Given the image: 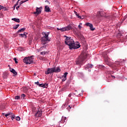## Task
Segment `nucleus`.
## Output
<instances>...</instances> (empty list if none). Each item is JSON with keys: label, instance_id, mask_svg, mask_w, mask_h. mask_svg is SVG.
Instances as JSON below:
<instances>
[{"label": "nucleus", "instance_id": "nucleus-1", "mask_svg": "<svg viewBox=\"0 0 127 127\" xmlns=\"http://www.w3.org/2000/svg\"><path fill=\"white\" fill-rule=\"evenodd\" d=\"M87 56L86 53L81 54L76 61V64L77 65H83V64L86 62Z\"/></svg>", "mask_w": 127, "mask_h": 127}, {"label": "nucleus", "instance_id": "nucleus-2", "mask_svg": "<svg viewBox=\"0 0 127 127\" xmlns=\"http://www.w3.org/2000/svg\"><path fill=\"white\" fill-rule=\"evenodd\" d=\"M64 37H66L65 40V43L69 46L70 49L74 44V40L71 39V37H66V36H64Z\"/></svg>", "mask_w": 127, "mask_h": 127}, {"label": "nucleus", "instance_id": "nucleus-3", "mask_svg": "<svg viewBox=\"0 0 127 127\" xmlns=\"http://www.w3.org/2000/svg\"><path fill=\"white\" fill-rule=\"evenodd\" d=\"M23 62L25 63V64H31V63H33V56L28 57H25L23 60Z\"/></svg>", "mask_w": 127, "mask_h": 127}, {"label": "nucleus", "instance_id": "nucleus-4", "mask_svg": "<svg viewBox=\"0 0 127 127\" xmlns=\"http://www.w3.org/2000/svg\"><path fill=\"white\" fill-rule=\"evenodd\" d=\"M57 30H60L62 32H64V31H69V30H71V29H72V26L69 25L62 28H57Z\"/></svg>", "mask_w": 127, "mask_h": 127}, {"label": "nucleus", "instance_id": "nucleus-5", "mask_svg": "<svg viewBox=\"0 0 127 127\" xmlns=\"http://www.w3.org/2000/svg\"><path fill=\"white\" fill-rule=\"evenodd\" d=\"M103 56L104 58V61H105L106 64L109 66H111V60L110 59V58H109V57H108V55L106 54H103Z\"/></svg>", "mask_w": 127, "mask_h": 127}, {"label": "nucleus", "instance_id": "nucleus-6", "mask_svg": "<svg viewBox=\"0 0 127 127\" xmlns=\"http://www.w3.org/2000/svg\"><path fill=\"white\" fill-rule=\"evenodd\" d=\"M81 47V45H80V43L78 42L75 43L73 42V44L70 47V49H78V48H80Z\"/></svg>", "mask_w": 127, "mask_h": 127}, {"label": "nucleus", "instance_id": "nucleus-7", "mask_svg": "<svg viewBox=\"0 0 127 127\" xmlns=\"http://www.w3.org/2000/svg\"><path fill=\"white\" fill-rule=\"evenodd\" d=\"M44 36L42 38V42H46V41H50V40L49 39L48 35H49V33H44Z\"/></svg>", "mask_w": 127, "mask_h": 127}, {"label": "nucleus", "instance_id": "nucleus-8", "mask_svg": "<svg viewBox=\"0 0 127 127\" xmlns=\"http://www.w3.org/2000/svg\"><path fill=\"white\" fill-rule=\"evenodd\" d=\"M52 73H54V68L53 67L52 68H49L47 70V71H45L46 75H49V74H52Z\"/></svg>", "mask_w": 127, "mask_h": 127}, {"label": "nucleus", "instance_id": "nucleus-9", "mask_svg": "<svg viewBox=\"0 0 127 127\" xmlns=\"http://www.w3.org/2000/svg\"><path fill=\"white\" fill-rule=\"evenodd\" d=\"M39 82H35V84H37L39 87H42V88H47L48 87V84L47 83H42V84H39Z\"/></svg>", "mask_w": 127, "mask_h": 127}, {"label": "nucleus", "instance_id": "nucleus-10", "mask_svg": "<svg viewBox=\"0 0 127 127\" xmlns=\"http://www.w3.org/2000/svg\"><path fill=\"white\" fill-rule=\"evenodd\" d=\"M41 9H42V7H38L36 8V11L34 12V14H40L41 13Z\"/></svg>", "mask_w": 127, "mask_h": 127}, {"label": "nucleus", "instance_id": "nucleus-11", "mask_svg": "<svg viewBox=\"0 0 127 127\" xmlns=\"http://www.w3.org/2000/svg\"><path fill=\"white\" fill-rule=\"evenodd\" d=\"M94 67V65L90 64H88L84 66V69L85 70H88V69H91Z\"/></svg>", "mask_w": 127, "mask_h": 127}, {"label": "nucleus", "instance_id": "nucleus-12", "mask_svg": "<svg viewBox=\"0 0 127 127\" xmlns=\"http://www.w3.org/2000/svg\"><path fill=\"white\" fill-rule=\"evenodd\" d=\"M68 75V72H65L64 74L61 78L62 79L63 82H65V80H67V75Z\"/></svg>", "mask_w": 127, "mask_h": 127}, {"label": "nucleus", "instance_id": "nucleus-13", "mask_svg": "<svg viewBox=\"0 0 127 127\" xmlns=\"http://www.w3.org/2000/svg\"><path fill=\"white\" fill-rule=\"evenodd\" d=\"M67 122V118L63 116L62 118V120L60 121V124H64Z\"/></svg>", "mask_w": 127, "mask_h": 127}, {"label": "nucleus", "instance_id": "nucleus-14", "mask_svg": "<svg viewBox=\"0 0 127 127\" xmlns=\"http://www.w3.org/2000/svg\"><path fill=\"white\" fill-rule=\"evenodd\" d=\"M97 16H101V17H105L106 16V13L104 12H97Z\"/></svg>", "mask_w": 127, "mask_h": 127}, {"label": "nucleus", "instance_id": "nucleus-15", "mask_svg": "<svg viewBox=\"0 0 127 127\" xmlns=\"http://www.w3.org/2000/svg\"><path fill=\"white\" fill-rule=\"evenodd\" d=\"M54 68V73H59V72L61 71V69L60 67H53Z\"/></svg>", "mask_w": 127, "mask_h": 127}, {"label": "nucleus", "instance_id": "nucleus-16", "mask_svg": "<svg viewBox=\"0 0 127 127\" xmlns=\"http://www.w3.org/2000/svg\"><path fill=\"white\" fill-rule=\"evenodd\" d=\"M85 25H86V26H89L92 31L95 30V28H93V24L91 23L88 22L85 24Z\"/></svg>", "mask_w": 127, "mask_h": 127}, {"label": "nucleus", "instance_id": "nucleus-17", "mask_svg": "<svg viewBox=\"0 0 127 127\" xmlns=\"http://www.w3.org/2000/svg\"><path fill=\"white\" fill-rule=\"evenodd\" d=\"M9 70L11 73H12L13 74H14L15 76H16V75H17V72L15 71V70H14V69L10 68Z\"/></svg>", "mask_w": 127, "mask_h": 127}, {"label": "nucleus", "instance_id": "nucleus-18", "mask_svg": "<svg viewBox=\"0 0 127 127\" xmlns=\"http://www.w3.org/2000/svg\"><path fill=\"white\" fill-rule=\"evenodd\" d=\"M42 116V112L41 111H38L37 113L35 114L36 117H39L40 118Z\"/></svg>", "mask_w": 127, "mask_h": 127}, {"label": "nucleus", "instance_id": "nucleus-19", "mask_svg": "<svg viewBox=\"0 0 127 127\" xmlns=\"http://www.w3.org/2000/svg\"><path fill=\"white\" fill-rule=\"evenodd\" d=\"M45 11H46V12H49V11H50V8L49 7V6H48V5H46L45 6Z\"/></svg>", "mask_w": 127, "mask_h": 127}, {"label": "nucleus", "instance_id": "nucleus-20", "mask_svg": "<svg viewBox=\"0 0 127 127\" xmlns=\"http://www.w3.org/2000/svg\"><path fill=\"white\" fill-rule=\"evenodd\" d=\"M12 20H13L14 21H15L16 22H18V23H19V22H20L19 19L16 18H12Z\"/></svg>", "mask_w": 127, "mask_h": 127}, {"label": "nucleus", "instance_id": "nucleus-21", "mask_svg": "<svg viewBox=\"0 0 127 127\" xmlns=\"http://www.w3.org/2000/svg\"><path fill=\"white\" fill-rule=\"evenodd\" d=\"M24 30H25V28H21L17 31V33H19V32H23Z\"/></svg>", "mask_w": 127, "mask_h": 127}, {"label": "nucleus", "instance_id": "nucleus-22", "mask_svg": "<svg viewBox=\"0 0 127 127\" xmlns=\"http://www.w3.org/2000/svg\"><path fill=\"white\" fill-rule=\"evenodd\" d=\"M44 48H45V47H44V46H42L40 48V49L37 50V52H40V51H42V50H43V49H44Z\"/></svg>", "mask_w": 127, "mask_h": 127}, {"label": "nucleus", "instance_id": "nucleus-23", "mask_svg": "<svg viewBox=\"0 0 127 127\" xmlns=\"http://www.w3.org/2000/svg\"><path fill=\"white\" fill-rule=\"evenodd\" d=\"M25 32H24L23 34H20L19 35L21 36V37H25L26 38V35L25 34Z\"/></svg>", "mask_w": 127, "mask_h": 127}, {"label": "nucleus", "instance_id": "nucleus-24", "mask_svg": "<svg viewBox=\"0 0 127 127\" xmlns=\"http://www.w3.org/2000/svg\"><path fill=\"white\" fill-rule=\"evenodd\" d=\"M7 76H8L7 73H5L3 74V78L4 79H6V78H7Z\"/></svg>", "mask_w": 127, "mask_h": 127}, {"label": "nucleus", "instance_id": "nucleus-25", "mask_svg": "<svg viewBox=\"0 0 127 127\" xmlns=\"http://www.w3.org/2000/svg\"><path fill=\"white\" fill-rule=\"evenodd\" d=\"M29 0H22L20 1V5L22 4V3H24V2H26V1H28Z\"/></svg>", "mask_w": 127, "mask_h": 127}, {"label": "nucleus", "instance_id": "nucleus-26", "mask_svg": "<svg viewBox=\"0 0 127 127\" xmlns=\"http://www.w3.org/2000/svg\"><path fill=\"white\" fill-rule=\"evenodd\" d=\"M11 120H13V119H15V116L14 115H13V114H11Z\"/></svg>", "mask_w": 127, "mask_h": 127}, {"label": "nucleus", "instance_id": "nucleus-27", "mask_svg": "<svg viewBox=\"0 0 127 127\" xmlns=\"http://www.w3.org/2000/svg\"><path fill=\"white\" fill-rule=\"evenodd\" d=\"M19 27V24L16 25L15 26L13 27V29H17Z\"/></svg>", "mask_w": 127, "mask_h": 127}, {"label": "nucleus", "instance_id": "nucleus-28", "mask_svg": "<svg viewBox=\"0 0 127 127\" xmlns=\"http://www.w3.org/2000/svg\"><path fill=\"white\" fill-rule=\"evenodd\" d=\"M15 100H19L20 99V96H15L14 97Z\"/></svg>", "mask_w": 127, "mask_h": 127}, {"label": "nucleus", "instance_id": "nucleus-29", "mask_svg": "<svg viewBox=\"0 0 127 127\" xmlns=\"http://www.w3.org/2000/svg\"><path fill=\"white\" fill-rule=\"evenodd\" d=\"M82 23H80L79 25H78V28L79 29H81L82 28Z\"/></svg>", "mask_w": 127, "mask_h": 127}, {"label": "nucleus", "instance_id": "nucleus-30", "mask_svg": "<svg viewBox=\"0 0 127 127\" xmlns=\"http://www.w3.org/2000/svg\"><path fill=\"white\" fill-rule=\"evenodd\" d=\"M40 54H41V55H43V56H44V55H45V54H46V52H45V51H44V52H41L40 53Z\"/></svg>", "mask_w": 127, "mask_h": 127}, {"label": "nucleus", "instance_id": "nucleus-31", "mask_svg": "<svg viewBox=\"0 0 127 127\" xmlns=\"http://www.w3.org/2000/svg\"><path fill=\"white\" fill-rule=\"evenodd\" d=\"M15 119L16 121H20V117H19V116H17L15 118Z\"/></svg>", "mask_w": 127, "mask_h": 127}, {"label": "nucleus", "instance_id": "nucleus-32", "mask_svg": "<svg viewBox=\"0 0 127 127\" xmlns=\"http://www.w3.org/2000/svg\"><path fill=\"white\" fill-rule=\"evenodd\" d=\"M39 59H40V60H44V58L43 57H41V56H40L39 57Z\"/></svg>", "mask_w": 127, "mask_h": 127}, {"label": "nucleus", "instance_id": "nucleus-33", "mask_svg": "<svg viewBox=\"0 0 127 127\" xmlns=\"http://www.w3.org/2000/svg\"><path fill=\"white\" fill-rule=\"evenodd\" d=\"M10 115V114H6L5 115V117H6V118H7V117H8V116H9Z\"/></svg>", "mask_w": 127, "mask_h": 127}, {"label": "nucleus", "instance_id": "nucleus-34", "mask_svg": "<svg viewBox=\"0 0 127 127\" xmlns=\"http://www.w3.org/2000/svg\"><path fill=\"white\" fill-rule=\"evenodd\" d=\"M76 15V16H77L78 18H81V16L79 15L78 13H77V14Z\"/></svg>", "mask_w": 127, "mask_h": 127}, {"label": "nucleus", "instance_id": "nucleus-35", "mask_svg": "<svg viewBox=\"0 0 127 127\" xmlns=\"http://www.w3.org/2000/svg\"><path fill=\"white\" fill-rule=\"evenodd\" d=\"M13 60L15 61V63H18V62L16 61V58H14Z\"/></svg>", "mask_w": 127, "mask_h": 127}, {"label": "nucleus", "instance_id": "nucleus-36", "mask_svg": "<svg viewBox=\"0 0 127 127\" xmlns=\"http://www.w3.org/2000/svg\"><path fill=\"white\" fill-rule=\"evenodd\" d=\"M21 97H22H22H23V98H24V97H25V94H22V95H21Z\"/></svg>", "mask_w": 127, "mask_h": 127}, {"label": "nucleus", "instance_id": "nucleus-37", "mask_svg": "<svg viewBox=\"0 0 127 127\" xmlns=\"http://www.w3.org/2000/svg\"><path fill=\"white\" fill-rule=\"evenodd\" d=\"M2 8H3V6L0 5V10L2 9Z\"/></svg>", "mask_w": 127, "mask_h": 127}, {"label": "nucleus", "instance_id": "nucleus-38", "mask_svg": "<svg viewBox=\"0 0 127 127\" xmlns=\"http://www.w3.org/2000/svg\"><path fill=\"white\" fill-rule=\"evenodd\" d=\"M84 16H81V18H79V19H83V18H84Z\"/></svg>", "mask_w": 127, "mask_h": 127}, {"label": "nucleus", "instance_id": "nucleus-39", "mask_svg": "<svg viewBox=\"0 0 127 127\" xmlns=\"http://www.w3.org/2000/svg\"><path fill=\"white\" fill-rule=\"evenodd\" d=\"M16 9H18L19 8V6H17L16 7Z\"/></svg>", "mask_w": 127, "mask_h": 127}, {"label": "nucleus", "instance_id": "nucleus-40", "mask_svg": "<svg viewBox=\"0 0 127 127\" xmlns=\"http://www.w3.org/2000/svg\"><path fill=\"white\" fill-rule=\"evenodd\" d=\"M111 76H112L114 79H115V78H116V77H115V76H114V75H111Z\"/></svg>", "mask_w": 127, "mask_h": 127}, {"label": "nucleus", "instance_id": "nucleus-41", "mask_svg": "<svg viewBox=\"0 0 127 127\" xmlns=\"http://www.w3.org/2000/svg\"><path fill=\"white\" fill-rule=\"evenodd\" d=\"M71 96H72V94H69V95H68V97L70 98V97H71Z\"/></svg>", "mask_w": 127, "mask_h": 127}, {"label": "nucleus", "instance_id": "nucleus-42", "mask_svg": "<svg viewBox=\"0 0 127 127\" xmlns=\"http://www.w3.org/2000/svg\"><path fill=\"white\" fill-rule=\"evenodd\" d=\"M75 15H76L78 14V13L76 12H75Z\"/></svg>", "mask_w": 127, "mask_h": 127}, {"label": "nucleus", "instance_id": "nucleus-43", "mask_svg": "<svg viewBox=\"0 0 127 127\" xmlns=\"http://www.w3.org/2000/svg\"><path fill=\"white\" fill-rule=\"evenodd\" d=\"M68 107L70 108V109L71 108V107L70 106V105H69Z\"/></svg>", "mask_w": 127, "mask_h": 127}, {"label": "nucleus", "instance_id": "nucleus-44", "mask_svg": "<svg viewBox=\"0 0 127 127\" xmlns=\"http://www.w3.org/2000/svg\"><path fill=\"white\" fill-rule=\"evenodd\" d=\"M89 72H91V70L89 69L88 70Z\"/></svg>", "mask_w": 127, "mask_h": 127}, {"label": "nucleus", "instance_id": "nucleus-45", "mask_svg": "<svg viewBox=\"0 0 127 127\" xmlns=\"http://www.w3.org/2000/svg\"><path fill=\"white\" fill-rule=\"evenodd\" d=\"M17 4V3L16 4L14 5V6H16Z\"/></svg>", "mask_w": 127, "mask_h": 127}, {"label": "nucleus", "instance_id": "nucleus-46", "mask_svg": "<svg viewBox=\"0 0 127 127\" xmlns=\"http://www.w3.org/2000/svg\"><path fill=\"white\" fill-rule=\"evenodd\" d=\"M46 2H48V0H46Z\"/></svg>", "mask_w": 127, "mask_h": 127}, {"label": "nucleus", "instance_id": "nucleus-47", "mask_svg": "<svg viewBox=\"0 0 127 127\" xmlns=\"http://www.w3.org/2000/svg\"><path fill=\"white\" fill-rule=\"evenodd\" d=\"M46 43H44V44H46Z\"/></svg>", "mask_w": 127, "mask_h": 127}]
</instances>
